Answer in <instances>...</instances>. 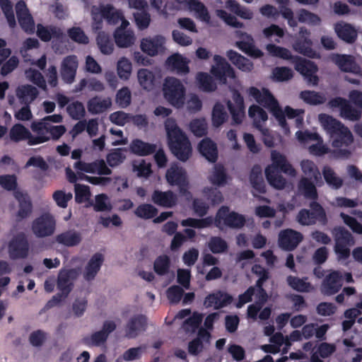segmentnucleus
Wrapping results in <instances>:
<instances>
[{
	"instance_id": "6",
	"label": "nucleus",
	"mask_w": 362,
	"mask_h": 362,
	"mask_svg": "<svg viewBox=\"0 0 362 362\" xmlns=\"http://www.w3.org/2000/svg\"><path fill=\"white\" fill-rule=\"evenodd\" d=\"M310 209H300L296 216L297 221L302 226H312L318 221L323 223L327 222V216L325 209L316 201L310 203Z\"/></svg>"
},
{
	"instance_id": "58",
	"label": "nucleus",
	"mask_w": 362,
	"mask_h": 362,
	"mask_svg": "<svg viewBox=\"0 0 362 362\" xmlns=\"http://www.w3.org/2000/svg\"><path fill=\"white\" fill-rule=\"evenodd\" d=\"M228 114L225 110L223 105L220 103H216L212 110L211 119L213 125L218 127L222 125L227 119Z\"/></svg>"
},
{
	"instance_id": "13",
	"label": "nucleus",
	"mask_w": 362,
	"mask_h": 362,
	"mask_svg": "<svg viewBox=\"0 0 362 362\" xmlns=\"http://www.w3.org/2000/svg\"><path fill=\"white\" fill-rule=\"evenodd\" d=\"M295 69L304 76L309 85L317 86L318 84L319 78L316 74L318 67L314 62L300 57H296Z\"/></svg>"
},
{
	"instance_id": "24",
	"label": "nucleus",
	"mask_w": 362,
	"mask_h": 362,
	"mask_svg": "<svg viewBox=\"0 0 362 362\" xmlns=\"http://www.w3.org/2000/svg\"><path fill=\"white\" fill-rule=\"evenodd\" d=\"M16 13L21 28L25 32H33L34 20L24 1L20 0L16 3Z\"/></svg>"
},
{
	"instance_id": "31",
	"label": "nucleus",
	"mask_w": 362,
	"mask_h": 362,
	"mask_svg": "<svg viewBox=\"0 0 362 362\" xmlns=\"http://www.w3.org/2000/svg\"><path fill=\"white\" fill-rule=\"evenodd\" d=\"M152 202L164 208H172L177 204V195L171 190L162 192L158 189L153 191L151 195Z\"/></svg>"
},
{
	"instance_id": "11",
	"label": "nucleus",
	"mask_w": 362,
	"mask_h": 362,
	"mask_svg": "<svg viewBox=\"0 0 362 362\" xmlns=\"http://www.w3.org/2000/svg\"><path fill=\"white\" fill-rule=\"evenodd\" d=\"M214 60L215 65L211 66V74L221 84L227 83V78H235V73L233 68L226 62L223 57L215 54Z\"/></svg>"
},
{
	"instance_id": "2",
	"label": "nucleus",
	"mask_w": 362,
	"mask_h": 362,
	"mask_svg": "<svg viewBox=\"0 0 362 362\" xmlns=\"http://www.w3.org/2000/svg\"><path fill=\"white\" fill-rule=\"evenodd\" d=\"M164 124L171 152L180 160H187L192 154V146L187 135L177 126L174 118H167Z\"/></svg>"
},
{
	"instance_id": "10",
	"label": "nucleus",
	"mask_w": 362,
	"mask_h": 362,
	"mask_svg": "<svg viewBox=\"0 0 362 362\" xmlns=\"http://www.w3.org/2000/svg\"><path fill=\"white\" fill-rule=\"evenodd\" d=\"M116 323L112 320L103 322L102 329L83 338V343L89 346H101L106 344L109 335L116 329Z\"/></svg>"
},
{
	"instance_id": "30",
	"label": "nucleus",
	"mask_w": 362,
	"mask_h": 362,
	"mask_svg": "<svg viewBox=\"0 0 362 362\" xmlns=\"http://www.w3.org/2000/svg\"><path fill=\"white\" fill-rule=\"evenodd\" d=\"M165 38L161 35L144 38L141 42V50L150 56H156L165 50Z\"/></svg>"
},
{
	"instance_id": "56",
	"label": "nucleus",
	"mask_w": 362,
	"mask_h": 362,
	"mask_svg": "<svg viewBox=\"0 0 362 362\" xmlns=\"http://www.w3.org/2000/svg\"><path fill=\"white\" fill-rule=\"evenodd\" d=\"M157 208L151 204H141L134 210V214L142 219H151L157 216Z\"/></svg>"
},
{
	"instance_id": "3",
	"label": "nucleus",
	"mask_w": 362,
	"mask_h": 362,
	"mask_svg": "<svg viewBox=\"0 0 362 362\" xmlns=\"http://www.w3.org/2000/svg\"><path fill=\"white\" fill-rule=\"evenodd\" d=\"M332 233L335 241L334 249L338 259H348L351 253L349 247L355 244L352 234L343 226L334 227Z\"/></svg>"
},
{
	"instance_id": "54",
	"label": "nucleus",
	"mask_w": 362,
	"mask_h": 362,
	"mask_svg": "<svg viewBox=\"0 0 362 362\" xmlns=\"http://www.w3.org/2000/svg\"><path fill=\"white\" fill-rule=\"evenodd\" d=\"M228 175L224 167L216 165L213 173L209 177V182L216 186H224L227 183Z\"/></svg>"
},
{
	"instance_id": "9",
	"label": "nucleus",
	"mask_w": 362,
	"mask_h": 362,
	"mask_svg": "<svg viewBox=\"0 0 362 362\" xmlns=\"http://www.w3.org/2000/svg\"><path fill=\"white\" fill-rule=\"evenodd\" d=\"M30 245L26 235L18 233L15 235L8 244V252L10 259H25L29 254Z\"/></svg>"
},
{
	"instance_id": "33",
	"label": "nucleus",
	"mask_w": 362,
	"mask_h": 362,
	"mask_svg": "<svg viewBox=\"0 0 362 362\" xmlns=\"http://www.w3.org/2000/svg\"><path fill=\"white\" fill-rule=\"evenodd\" d=\"M103 262L104 257L101 253L94 254L85 267L83 273L85 280L88 281L93 280L100 271Z\"/></svg>"
},
{
	"instance_id": "36",
	"label": "nucleus",
	"mask_w": 362,
	"mask_h": 362,
	"mask_svg": "<svg viewBox=\"0 0 362 362\" xmlns=\"http://www.w3.org/2000/svg\"><path fill=\"white\" fill-rule=\"evenodd\" d=\"M301 170L305 175L304 177H308L313 180L317 186H322L323 181L321 173L315 163L310 160H303L300 162Z\"/></svg>"
},
{
	"instance_id": "61",
	"label": "nucleus",
	"mask_w": 362,
	"mask_h": 362,
	"mask_svg": "<svg viewBox=\"0 0 362 362\" xmlns=\"http://www.w3.org/2000/svg\"><path fill=\"white\" fill-rule=\"evenodd\" d=\"M170 267V259L165 255L158 256L154 261V272L159 276H163L168 273Z\"/></svg>"
},
{
	"instance_id": "29",
	"label": "nucleus",
	"mask_w": 362,
	"mask_h": 362,
	"mask_svg": "<svg viewBox=\"0 0 362 362\" xmlns=\"http://www.w3.org/2000/svg\"><path fill=\"white\" fill-rule=\"evenodd\" d=\"M211 334L206 329L200 328L197 337L188 343L187 351L190 355L198 356L204 349V344H209Z\"/></svg>"
},
{
	"instance_id": "57",
	"label": "nucleus",
	"mask_w": 362,
	"mask_h": 362,
	"mask_svg": "<svg viewBox=\"0 0 362 362\" xmlns=\"http://www.w3.org/2000/svg\"><path fill=\"white\" fill-rule=\"evenodd\" d=\"M307 278L300 279L297 276L289 275L286 278L287 284L293 290L299 292H309L312 288L310 283L308 282Z\"/></svg>"
},
{
	"instance_id": "41",
	"label": "nucleus",
	"mask_w": 362,
	"mask_h": 362,
	"mask_svg": "<svg viewBox=\"0 0 362 362\" xmlns=\"http://www.w3.org/2000/svg\"><path fill=\"white\" fill-rule=\"evenodd\" d=\"M332 61L344 72H354L356 64L351 55L334 54L331 57Z\"/></svg>"
},
{
	"instance_id": "19",
	"label": "nucleus",
	"mask_w": 362,
	"mask_h": 362,
	"mask_svg": "<svg viewBox=\"0 0 362 362\" xmlns=\"http://www.w3.org/2000/svg\"><path fill=\"white\" fill-rule=\"evenodd\" d=\"M272 165L266 168L270 171L284 173L290 176H296V171L292 165L287 160L286 156L277 151H272L271 153Z\"/></svg>"
},
{
	"instance_id": "63",
	"label": "nucleus",
	"mask_w": 362,
	"mask_h": 362,
	"mask_svg": "<svg viewBox=\"0 0 362 362\" xmlns=\"http://www.w3.org/2000/svg\"><path fill=\"white\" fill-rule=\"evenodd\" d=\"M341 117L349 121H358L361 118V111L353 107L348 101L341 111Z\"/></svg>"
},
{
	"instance_id": "22",
	"label": "nucleus",
	"mask_w": 362,
	"mask_h": 362,
	"mask_svg": "<svg viewBox=\"0 0 362 362\" xmlns=\"http://www.w3.org/2000/svg\"><path fill=\"white\" fill-rule=\"evenodd\" d=\"M15 199L18 202V210L16 212V221L20 222L28 218L33 212V203L30 196L20 190L13 192Z\"/></svg>"
},
{
	"instance_id": "45",
	"label": "nucleus",
	"mask_w": 362,
	"mask_h": 362,
	"mask_svg": "<svg viewBox=\"0 0 362 362\" xmlns=\"http://www.w3.org/2000/svg\"><path fill=\"white\" fill-rule=\"evenodd\" d=\"M115 41L119 47H128L134 42V35L131 30L124 28H118L114 33Z\"/></svg>"
},
{
	"instance_id": "60",
	"label": "nucleus",
	"mask_w": 362,
	"mask_h": 362,
	"mask_svg": "<svg viewBox=\"0 0 362 362\" xmlns=\"http://www.w3.org/2000/svg\"><path fill=\"white\" fill-rule=\"evenodd\" d=\"M213 223H214V218L212 216H207L201 219L187 218L181 221V225L194 228H204L211 226Z\"/></svg>"
},
{
	"instance_id": "15",
	"label": "nucleus",
	"mask_w": 362,
	"mask_h": 362,
	"mask_svg": "<svg viewBox=\"0 0 362 362\" xmlns=\"http://www.w3.org/2000/svg\"><path fill=\"white\" fill-rule=\"evenodd\" d=\"M344 275L339 271H332L323 279L320 291L326 296H332L338 293L343 285Z\"/></svg>"
},
{
	"instance_id": "53",
	"label": "nucleus",
	"mask_w": 362,
	"mask_h": 362,
	"mask_svg": "<svg viewBox=\"0 0 362 362\" xmlns=\"http://www.w3.org/2000/svg\"><path fill=\"white\" fill-rule=\"evenodd\" d=\"M196 78L199 88L203 91L213 92L217 88L212 76L206 72H199Z\"/></svg>"
},
{
	"instance_id": "8",
	"label": "nucleus",
	"mask_w": 362,
	"mask_h": 362,
	"mask_svg": "<svg viewBox=\"0 0 362 362\" xmlns=\"http://www.w3.org/2000/svg\"><path fill=\"white\" fill-rule=\"evenodd\" d=\"M165 178L171 186H177L180 194L184 196L191 195L188 190L189 182L187 173L182 167L177 165H172L166 171Z\"/></svg>"
},
{
	"instance_id": "39",
	"label": "nucleus",
	"mask_w": 362,
	"mask_h": 362,
	"mask_svg": "<svg viewBox=\"0 0 362 362\" xmlns=\"http://www.w3.org/2000/svg\"><path fill=\"white\" fill-rule=\"evenodd\" d=\"M226 56L238 69L243 71H251L254 67L253 63L250 59L236 51L230 49L227 51Z\"/></svg>"
},
{
	"instance_id": "28",
	"label": "nucleus",
	"mask_w": 362,
	"mask_h": 362,
	"mask_svg": "<svg viewBox=\"0 0 362 362\" xmlns=\"http://www.w3.org/2000/svg\"><path fill=\"white\" fill-rule=\"evenodd\" d=\"M248 93L257 103L268 110H270L272 107L279 103L277 100L267 88H264L261 91L256 87H250L248 90Z\"/></svg>"
},
{
	"instance_id": "1",
	"label": "nucleus",
	"mask_w": 362,
	"mask_h": 362,
	"mask_svg": "<svg viewBox=\"0 0 362 362\" xmlns=\"http://www.w3.org/2000/svg\"><path fill=\"white\" fill-rule=\"evenodd\" d=\"M319 119L329 135L332 146L335 148L334 155L338 158H349L351 151L349 148L354 142V136L349 129L339 120L326 114H320Z\"/></svg>"
},
{
	"instance_id": "55",
	"label": "nucleus",
	"mask_w": 362,
	"mask_h": 362,
	"mask_svg": "<svg viewBox=\"0 0 362 362\" xmlns=\"http://www.w3.org/2000/svg\"><path fill=\"white\" fill-rule=\"evenodd\" d=\"M300 98L305 103L311 105H317L323 104L326 99L325 96L314 90H303L300 93Z\"/></svg>"
},
{
	"instance_id": "17",
	"label": "nucleus",
	"mask_w": 362,
	"mask_h": 362,
	"mask_svg": "<svg viewBox=\"0 0 362 362\" xmlns=\"http://www.w3.org/2000/svg\"><path fill=\"white\" fill-rule=\"evenodd\" d=\"M78 271L76 269H62L59 271L57 286L64 297H68L74 288V281L77 279Z\"/></svg>"
},
{
	"instance_id": "21",
	"label": "nucleus",
	"mask_w": 362,
	"mask_h": 362,
	"mask_svg": "<svg viewBox=\"0 0 362 362\" xmlns=\"http://www.w3.org/2000/svg\"><path fill=\"white\" fill-rule=\"evenodd\" d=\"M148 321L146 315H135L127 322L125 327V337L128 339L136 338L141 332L147 329Z\"/></svg>"
},
{
	"instance_id": "5",
	"label": "nucleus",
	"mask_w": 362,
	"mask_h": 362,
	"mask_svg": "<svg viewBox=\"0 0 362 362\" xmlns=\"http://www.w3.org/2000/svg\"><path fill=\"white\" fill-rule=\"evenodd\" d=\"M246 223L245 216L235 211H230L227 206H222L217 211L214 218V225L221 228L222 223L230 228H242Z\"/></svg>"
},
{
	"instance_id": "7",
	"label": "nucleus",
	"mask_w": 362,
	"mask_h": 362,
	"mask_svg": "<svg viewBox=\"0 0 362 362\" xmlns=\"http://www.w3.org/2000/svg\"><path fill=\"white\" fill-rule=\"evenodd\" d=\"M32 131L37 134V136H42L46 139L44 143L52 140H58L66 132V127L64 125L53 126L48 122L33 121L31 123Z\"/></svg>"
},
{
	"instance_id": "37",
	"label": "nucleus",
	"mask_w": 362,
	"mask_h": 362,
	"mask_svg": "<svg viewBox=\"0 0 362 362\" xmlns=\"http://www.w3.org/2000/svg\"><path fill=\"white\" fill-rule=\"evenodd\" d=\"M316 184L308 177H301L298 182V189L305 198L315 201L318 198Z\"/></svg>"
},
{
	"instance_id": "62",
	"label": "nucleus",
	"mask_w": 362,
	"mask_h": 362,
	"mask_svg": "<svg viewBox=\"0 0 362 362\" xmlns=\"http://www.w3.org/2000/svg\"><path fill=\"white\" fill-rule=\"evenodd\" d=\"M208 247L214 254L223 253L228 248L227 242L218 236L211 237L208 243Z\"/></svg>"
},
{
	"instance_id": "34",
	"label": "nucleus",
	"mask_w": 362,
	"mask_h": 362,
	"mask_svg": "<svg viewBox=\"0 0 362 362\" xmlns=\"http://www.w3.org/2000/svg\"><path fill=\"white\" fill-rule=\"evenodd\" d=\"M198 150L202 156L209 162L215 163L217 160V146L211 139L205 138L202 139L198 145Z\"/></svg>"
},
{
	"instance_id": "25",
	"label": "nucleus",
	"mask_w": 362,
	"mask_h": 362,
	"mask_svg": "<svg viewBox=\"0 0 362 362\" xmlns=\"http://www.w3.org/2000/svg\"><path fill=\"white\" fill-rule=\"evenodd\" d=\"M300 34L302 36L298 37L293 44V49L304 56L315 58L316 52L312 48L313 42L308 37L304 36V35H309L310 32L305 28H300Z\"/></svg>"
},
{
	"instance_id": "50",
	"label": "nucleus",
	"mask_w": 362,
	"mask_h": 362,
	"mask_svg": "<svg viewBox=\"0 0 362 362\" xmlns=\"http://www.w3.org/2000/svg\"><path fill=\"white\" fill-rule=\"evenodd\" d=\"M38 94L37 89L29 84L21 86L17 89V96L25 104L30 103L37 97Z\"/></svg>"
},
{
	"instance_id": "16",
	"label": "nucleus",
	"mask_w": 362,
	"mask_h": 362,
	"mask_svg": "<svg viewBox=\"0 0 362 362\" xmlns=\"http://www.w3.org/2000/svg\"><path fill=\"white\" fill-rule=\"evenodd\" d=\"M78 67V60L76 55H68L62 59L59 71L61 78L65 83L71 84L74 82Z\"/></svg>"
},
{
	"instance_id": "43",
	"label": "nucleus",
	"mask_w": 362,
	"mask_h": 362,
	"mask_svg": "<svg viewBox=\"0 0 362 362\" xmlns=\"http://www.w3.org/2000/svg\"><path fill=\"white\" fill-rule=\"evenodd\" d=\"M55 239L59 244L70 247L79 245L82 237L80 233L69 230L58 234Z\"/></svg>"
},
{
	"instance_id": "23",
	"label": "nucleus",
	"mask_w": 362,
	"mask_h": 362,
	"mask_svg": "<svg viewBox=\"0 0 362 362\" xmlns=\"http://www.w3.org/2000/svg\"><path fill=\"white\" fill-rule=\"evenodd\" d=\"M36 34L45 42H49L52 39H53V42L54 40L62 42L65 38V34L63 30L60 28L52 25H44L40 23L37 24Z\"/></svg>"
},
{
	"instance_id": "46",
	"label": "nucleus",
	"mask_w": 362,
	"mask_h": 362,
	"mask_svg": "<svg viewBox=\"0 0 362 362\" xmlns=\"http://www.w3.org/2000/svg\"><path fill=\"white\" fill-rule=\"evenodd\" d=\"M250 181L253 189L259 194L266 193V185L262 175L260 166L254 165L250 175Z\"/></svg>"
},
{
	"instance_id": "32",
	"label": "nucleus",
	"mask_w": 362,
	"mask_h": 362,
	"mask_svg": "<svg viewBox=\"0 0 362 362\" xmlns=\"http://www.w3.org/2000/svg\"><path fill=\"white\" fill-rule=\"evenodd\" d=\"M233 100L235 105L228 100L227 106L231 114L233 124H239L242 122V117L244 113V99L240 93L235 92L233 94Z\"/></svg>"
},
{
	"instance_id": "42",
	"label": "nucleus",
	"mask_w": 362,
	"mask_h": 362,
	"mask_svg": "<svg viewBox=\"0 0 362 362\" xmlns=\"http://www.w3.org/2000/svg\"><path fill=\"white\" fill-rule=\"evenodd\" d=\"M248 115L253 120L254 127L262 130L263 134L266 136L267 129L262 130V122H264L268 119V115L265 110L257 105H252L249 107Z\"/></svg>"
},
{
	"instance_id": "26",
	"label": "nucleus",
	"mask_w": 362,
	"mask_h": 362,
	"mask_svg": "<svg viewBox=\"0 0 362 362\" xmlns=\"http://www.w3.org/2000/svg\"><path fill=\"white\" fill-rule=\"evenodd\" d=\"M233 300V296L222 291H217L209 294L204 300L206 308L214 307L216 310L225 308L231 304Z\"/></svg>"
},
{
	"instance_id": "12",
	"label": "nucleus",
	"mask_w": 362,
	"mask_h": 362,
	"mask_svg": "<svg viewBox=\"0 0 362 362\" xmlns=\"http://www.w3.org/2000/svg\"><path fill=\"white\" fill-rule=\"evenodd\" d=\"M56 221L52 215L45 213L36 218L32 223V230L37 238L52 235L55 230Z\"/></svg>"
},
{
	"instance_id": "40",
	"label": "nucleus",
	"mask_w": 362,
	"mask_h": 362,
	"mask_svg": "<svg viewBox=\"0 0 362 362\" xmlns=\"http://www.w3.org/2000/svg\"><path fill=\"white\" fill-rule=\"evenodd\" d=\"M111 105L112 101L110 98L101 99L99 96L93 97L87 103L88 110L92 115L103 113Z\"/></svg>"
},
{
	"instance_id": "27",
	"label": "nucleus",
	"mask_w": 362,
	"mask_h": 362,
	"mask_svg": "<svg viewBox=\"0 0 362 362\" xmlns=\"http://www.w3.org/2000/svg\"><path fill=\"white\" fill-rule=\"evenodd\" d=\"M239 37L240 40L235 42V46L242 52L256 59L260 58L264 55V53L255 47L254 40L250 35L240 32Z\"/></svg>"
},
{
	"instance_id": "64",
	"label": "nucleus",
	"mask_w": 362,
	"mask_h": 362,
	"mask_svg": "<svg viewBox=\"0 0 362 362\" xmlns=\"http://www.w3.org/2000/svg\"><path fill=\"white\" fill-rule=\"evenodd\" d=\"M66 111L69 116L76 120L81 119L86 115L83 104L78 100L70 103L66 107Z\"/></svg>"
},
{
	"instance_id": "14",
	"label": "nucleus",
	"mask_w": 362,
	"mask_h": 362,
	"mask_svg": "<svg viewBox=\"0 0 362 362\" xmlns=\"http://www.w3.org/2000/svg\"><path fill=\"white\" fill-rule=\"evenodd\" d=\"M9 136L12 141L16 143L26 140L30 146L42 144L46 139L42 136H37V134L33 135L22 124H14L10 129Z\"/></svg>"
},
{
	"instance_id": "52",
	"label": "nucleus",
	"mask_w": 362,
	"mask_h": 362,
	"mask_svg": "<svg viewBox=\"0 0 362 362\" xmlns=\"http://www.w3.org/2000/svg\"><path fill=\"white\" fill-rule=\"evenodd\" d=\"M226 6L230 11L243 19L250 20L253 17V13L250 9L242 6L235 0H228L226 2Z\"/></svg>"
},
{
	"instance_id": "44",
	"label": "nucleus",
	"mask_w": 362,
	"mask_h": 362,
	"mask_svg": "<svg viewBox=\"0 0 362 362\" xmlns=\"http://www.w3.org/2000/svg\"><path fill=\"white\" fill-rule=\"evenodd\" d=\"M137 78L143 89L150 91L155 88L156 78L153 71L147 69H140L137 72Z\"/></svg>"
},
{
	"instance_id": "49",
	"label": "nucleus",
	"mask_w": 362,
	"mask_h": 362,
	"mask_svg": "<svg viewBox=\"0 0 362 362\" xmlns=\"http://www.w3.org/2000/svg\"><path fill=\"white\" fill-rule=\"evenodd\" d=\"M336 33L339 38L348 43H353L357 38V32L350 24H338L335 28Z\"/></svg>"
},
{
	"instance_id": "51",
	"label": "nucleus",
	"mask_w": 362,
	"mask_h": 362,
	"mask_svg": "<svg viewBox=\"0 0 362 362\" xmlns=\"http://www.w3.org/2000/svg\"><path fill=\"white\" fill-rule=\"evenodd\" d=\"M97 45L104 54H110L114 50V44L108 34L104 31L99 32L96 37Z\"/></svg>"
},
{
	"instance_id": "20",
	"label": "nucleus",
	"mask_w": 362,
	"mask_h": 362,
	"mask_svg": "<svg viewBox=\"0 0 362 362\" xmlns=\"http://www.w3.org/2000/svg\"><path fill=\"white\" fill-rule=\"evenodd\" d=\"M74 167L78 171L87 173H97L100 175H110L112 174V170L107 166L103 159H98L92 163L78 160L74 163Z\"/></svg>"
},
{
	"instance_id": "59",
	"label": "nucleus",
	"mask_w": 362,
	"mask_h": 362,
	"mask_svg": "<svg viewBox=\"0 0 362 362\" xmlns=\"http://www.w3.org/2000/svg\"><path fill=\"white\" fill-rule=\"evenodd\" d=\"M266 178L271 186L277 189H283L286 185V179L280 175L279 172L270 171L265 169Z\"/></svg>"
},
{
	"instance_id": "4",
	"label": "nucleus",
	"mask_w": 362,
	"mask_h": 362,
	"mask_svg": "<svg viewBox=\"0 0 362 362\" xmlns=\"http://www.w3.org/2000/svg\"><path fill=\"white\" fill-rule=\"evenodd\" d=\"M186 89L182 83L175 77H167L163 84V94L168 102L175 107L183 106Z\"/></svg>"
},
{
	"instance_id": "18",
	"label": "nucleus",
	"mask_w": 362,
	"mask_h": 362,
	"mask_svg": "<svg viewBox=\"0 0 362 362\" xmlns=\"http://www.w3.org/2000/svg\"><path fill=\"white\" fill-rule=\"evenodd\" d=\"M303 239V236L301 233L288 228L279 233V245L284 250L292 251L297 247Z\"/></svg>"
},
{
	"instance_id": "35",
	"label": "nucleus",
	"mask_w": 362,
	"mask_h": 362,
	"mask_svg": "<svg viewBox=\"0 0 362 362\" xmlns=\"http://www.w3.org/2000/svg\"><path fill=\"white\" fill-rule=\"evenodd\" d=\"M157 146L156 144L145 142L139 139H133L129 145L132 153L139 156H147L154 153Z\"/></svg>"
},
{
	"instance_id": "48",
	"label": "nucleus",
	"mask_w": 362,
	"mask_h": 362,
	"mask_svg": "<svg viewBox=\"0 0 362 362\" xmlns=\"http://www.w3.org/2000/svg\"><path fill=\"white\" fill-rule=\"evenodd\" d=\"M186 3L189 9L195 12L197 18L206 23L210 21L208 9L202 2L199 0H186Z\"/></svg>"
},
{
	"instance_id": "47",
	"label": "nucleus",
	"mask_w": 362,
	"mask_h": 362,
	"mask_svg": "<svg viewBox=\"0 0 362 362\" xmlns=\"http://www.w3.org/2000/svg\"><path fill=\"white\" fill-rule=\"evenodd\" d=\"M322 173L325 182L332 189H339L342 187L343 179L338 176L331 167L324 166Z\"/></svg>"
},
{
	"instance_id": "38",
	"label": "nucleus",
	"mask_w": 362,
	"mask_h": 362,
	"mask_svg": "<svg viewBox=\"0 0 362 362\" xmlns=\"http://www.w3.org/2000/svg\"><path fill=\"white\" fill-rule=\"evenodd\" d=\"M167 65L178 74H187L189 72L188 62L180 54H174L166 60Z\"/></svg>"
}]
</instances>
